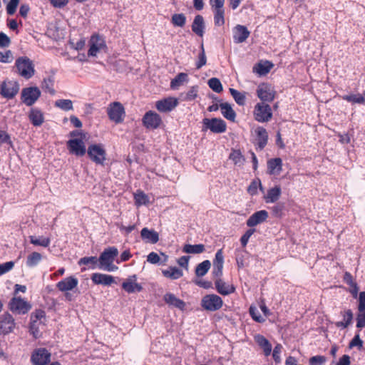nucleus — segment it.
<instances>
[{
    "mask_svg": "<svg viewBox=\"0 0 365 365\" xmlns=\"http://www.w3.org/2000/svg\"><path fill=\"white\" fill-rule=\"evenodd\" d=\"M356 327L359 329L365 327V311L359 312L356 316Z\"/></svg>",
    "mask_w": 365,
    "mask_h": 365,
    "instance_id": "obj_64",
    "label": "nucleus"
},
{
    "mask_svg": "<svg viewBox=\"0 0 365 365\" xmlns=\"http://www.w3.org/2000/svg\"><path fill=\"white\" fill-rule=\"evenodd\" d=\"M272 67V63H271L269 61H266L264 63H257L254 67L253 71L254 72L258 73L260 76H264L270 71Z\"/></svg>",
    "mask_w": 365,
    "mask_h": 365,
    "instance_id": "obj_36",
    "label": "nucleus"
},
{
    "mask_svg": "<svg viewBox=\"0 0 365 365\" xmlns=\"http://www.w3.org/2000/svg\"><path fill=\"white\" fill-rule=\"evenodd\" d=\"M341 314L343 316L344 320L336 322L335 325L336 327L341 329L347 328L352 322L353 312L351 309H346L344 312H341Z\"/></svg>",
    "mask_w": 365,
    "mask_h": 365,
    "instance_id": "obj_35",
    "label": "nucleus"
},
{
    "mask_svg": "<svg viewBox=\"0 0 365 365\" xmlns=\"http://www.w3.org/2000/svg\"><path fill=\"white\" fill-rule=\"evenodd\" d=\"M205 22L203 17L198 14L195 16L192 24V31L198 36L202 37L204 34Z\"/></svg>",
    "mask_w": 365,
    "mask_h": 365,
    "instance_id": "obj_32",
    "label": "nucleus"
},
{
    "mask_svg": "<svg viewBox=\"0 0 365 365\" xmlns=\"http://www.w3.org/2000/svg\"><path fill=\"white\" fill-rule=\"evenodd\" d=\"M188 81L187 74L185 73H179L170 82V88L172 89H177L184 82Z\"/></svg>",
    "mask_w": 365,
    "mask_h": 365,
    "instance_id": "obj_42",
    "label": "nucleus"
},
{
    "mask_svg": "<svg viewBox=\"0 0 365 365\" xmlns=\"http://www.w3.org/2000/svg\"><path fill=\"white\" fill-rule=\"evenodd\" d=\"M78 284V280L77 278L74 277H68L64 278L63 279L59 281L56 284V287L61 292H68L71 291L75 287H77Z\"/></svg>",
    "mask_w": 365,
    "mask_h": 365,
    "instance_id": "obj_23",
    "label": "nucleus"
},
{
    "mask_svg": "<svg viewBox=\"0 0 365 365\" xmlns=\"http://www.w3.org/2000/svg\"><path fill=\"white\" fill-rule=\"evenodd\" d=\"M134 200L135 204L137 207L146 205L150 202V198L148 195L142 190H137V192L134 194Z\"/></svg>",
    "mask_w": 365,
    "mask_h": 365,
    "instance_id": "obj_39",
    "label": "nucleus"
},
{
    "mask_svg": "<svg viewBox=\"0 0 365 365\" xmlns=\"http://www.w3.org/2000/svg\"><path fill=\"white\" fill-rule=\"evenodd\" d=\"M16 326L15 320L8 312L0 316V334L6 335L11 333Z\"/></svg>",
    "mask_w": 365,
    "mask_h": 365,
    "instance_id": "obj_12",
    "label": "nucleus"
},
{
    "mask_svg": "<svg viewBox=\"0 0 365 365\" xmlns=\"http://www.w3.org/2000/svg\"><path fill=\"white\" fill-rule=\"evenodd\" d=\"M42 259V256L40 253L34 252L31 253L26 259V265L29 267L36 266Z\"/></svg>",
    "mask_w": 365,
    "mask_h": 365,
    "instance_id": "obj_45",
    "label": "nucleus"
},
{
    "mask_svg": "<svg viewBox=\"0 0 365 365\" xmlns=\"http://www.w3.org/2000/svg\"><path fill=\"white\" fill-rule=\"evenodd\" d=\"M258 98L263 102H272L275 97V91L267 83L259 85L257 89Z\"/></svg>",
    "mask_w": 365,
    "mask_h": 365,
    "instance_id": "obj_17",
    "label": "nucleus"
},
{
    "mask_svg": "<svg viewBox=\"0 0 365 365\" xmlns=\"http://www.w3.org/2000/svg\"><path fill=\"white\" fill-rule=\"evenodd\" d=\"M326 362V357L317 355L309 359V365H323Z\"/></svg>",
    "mask_w": 365,
    "mask_h": 365,
    "instance_id": "obj_61",
    "label": "nucleus"
},
{
    "mask_svg": "<svg viewBox=\"0 0 365 365\" xmlns=\"http://www.w3.org/2000/svg\"><path fill=\"white\" fill-rule=\"evenodd\" d=\"M230 93L232 95V98L235 99V102L239 106H244L245 103L246 96L244 93H241L236 89L230 88Z\"/></svg>",
    "mask_w": 365,
    "mask_h": 365,
    "instance_id": "obj_49",
    "label": "nucleus"
},
{
    "mask_svg": "<svg viewBox=\"0 0 365 365\" xmlns=\"http://www.w3.org/2000/svg\"><path fill=\"white\" fill-rule=\"evenodd\" d=\"M14 266V262L12 261L6 262L0 264V276L9 272Z\"/></svg>",
    "mask_w": 365,
    "mask_h": 365,
    "instance_id": "obj_62",
    "label": "nucleus"
},
{
    "mask_svg": "<svg viewBox=\"0 0 365 365\" xmlns=\"http://www.w3.org/2000/svg\"><path fill=\"white\" fill-rule=\"evenodd\" d=\"M55 106L63 110L68 111L73 109V102L69 99H60L55 102Z\"/></svg>",
    "mask_w": 365,
    "mask_h": 365,
    "instance_id": "obj_50",
    "label": "nucleus"
},
{
    "mask_svg": "<svg viewBox=\"0 0 365 365\" xmlns=\"http://www.w3.org/2000/svg\"><path fill=\"white\" fill-rule=\"evenodd\" d=\"M95 284H101L103 286H110L115 283V278L112 275L102 273H93L91 277Z\"/></svg>",
    "mask_w": 365,
    "mask_h": 365,
    "instance_id": "obj_25",
    "label": "nucleus"
},
{
    "mask_svg": "<svg viewBox=\"0 0 365 365\" xmlns=\"http://www.w3.org/2000/svg\"><path fill=\"white\" fill-rule=\"evenodd\" d=\"M51 352L46 348H36L31 354L33 365H47L51 361Z\"/></svg>",
    "mask_w": 365,
    "mask_h": 365,
    "instance_id": "obj_8",
    "label": "nucleus"
},
{
    "mask_svg": "<svg viewBox=\"0 0 365 365\" xmlns=\"http://www.w3.org/2000/svg\"><path fill=\"white\" fill-rule=\"evenodd\" d=\"M142 122L147 129L155 130L160 125L162 119L159 114L153 110H149L143 115Z\"/></svg>",
    "mask_w": 365,
    "mask_h": 365,
    "instance_id": "obj_11",
    "label": "nucleus"
},
{
    "mask_svg": "<svg viewBox=\"0 0 365 365\" xmlns=\"http://www.w3.org/2000/svg\"><path fill=\"white\" fill-rule=\"evenodd\" d=\"M98 259L97 257L95 256H91V257H84L81 258L78 262V264L79 266L81 265H87L88 267H83L81 268V271L84 272L86 269H95L97 267L98 268Z\"/></svg>",
    "mask_w": 365,
    "mask_h": 365,
    "instance_id": "obj_29",
    "label": "nucleus"
},
{
    "mask_svg": "<svg viewBox=\"0 0 365 365\" xmlns=\"http://www.w3.org/2000/svg\"><path fill=\"white\" fill-rule=\"evenodd\" d=\"M223 304L222 299L215 294L205 295L200 302L202 308L207 312L218 311L222 307Z\"/></svg>",
    "mask_w": 365,
    "mask_h": 365,
    "instance_id": "obj_4",
    "label": "nucleus"
},
{
    "mask_svg": "<svg viewBox=\"0 0 365 365\" xmlns=\"http://www.w3.org/2000/svg\"><path fill=\"white\" fill-rule=\"evenodd\" d=\"M268 216V212L264 210L257 211L247 219L246 225L250 227H253L265 222Z\"/></svg>",
    "mask_w": 365,
    "mask_h": 365,
    "instance_id": "obj_20",
    "label": "nucleus"
},
{
    "mask_svg": "<svg viewBox=\"0 0 365 365\" xmlns=\"http://www.w3.org/2000/svg\"><path fill=\"white\" fill-rule=\"evenodd\" d=\"M209 87L216 93H220L222 91V86L220 81L217 78H211L208 80Z\"/></svg>",
    "mask_w": 365,
    "mask_h": 365,
    "instance_id": "obj_52",
    "label": "nucleus"
},
{
    "mask_svg": "<svg viewBox=\"0 0 365 365\" xmlns=\"http://www.w3.org/2000/svg\"><path fill=\"white\" fill-rule=\"evenodd\" d=\"M215 286L217 292L223 296L230 295L235 292V287L232 284L226 282L221 278L216 279Z\"/></svg>",
    "mask_w": 365,
    "mask_h": 365,
    "instance_id": "obj_21",
    "label": "nucleus"
},
{
    "mask_svg": "<svg viewBox=\"0 0 365 365\" xmlns=\"http://www.w3.org/2000/svg\"><path fill=\"white\" fill-rule=\"evenodd\" d=\"M162 272L164 277L171 279H178L183 275L182 271L176 267H170Z\"/></svg>",
    "mask_w": 365,
    "mask_h": 365,
    "instance_id": "obj_37",
    "label": "nucleus"
},
{
    "mask_svg": "<svg viewBox=\"0 0 365 365\" xmlns=\"http://www.w3.org/2000/svg\"><path fill=\"white\" fill-rule=\"evenodd\" d=\"M69 153L76 156H83L87 152L86 145L81 139H70L67 142Z\"/></svg>",
    "mask_w": 365,
    "mask_h": 365,
    "instance_id": "obj_16",
    "label": "nucleus"
},
{
    "mask_svg": "<svg viewBox=\"0 0 365 365\" xmlns=\"http://www.w3.org/2000/svg\"><path fill=\"white\" fill-rule=\"evenodd\" d=\"M255 232V229H249L247 230L245 233L240 238V242L243 247H246L250 237L254 234Z\"/></svg>",
    "mask_w": 365,
    "mask_h": 365,
    "instance_id": "obj_60",
    "label": "nucleus"
},
{
    "mask_svg": "<svg viewBox=\"0 0 365 365\" xmlns=\"http://www.w3.org/2000/svg\"><path fill=\"white\" fill-rule=\"evenodd\" d=\"M222 115L230 121H235L236 113L232 109L231 105L228 103H222L220 104Z\"/></svg>",
    "mask_w": 365,
    "mask_h": 365,
    "instance_id": "obj_34",
    "label": "nucleus"
},
{
    "mask_svg": "<svg viewBox=\"0 0 365 365\" xmlns=\"http://www.w3.org/2000/svg\"><path fill=\"white\" fill-rule=\"evenodd\" d=\"M205 250V245L202 244H185L183 246L182 252L187 254H200L202 253Z\"/></svg>",
    "mask_w": 365,
    "mask_h": 365,
    "instance_id": "obj_38",
    "label": "nucleus"
},
{
    "mask_svg": "<svg viewBox=\"0 0 365 365\" xmlns=\"http://www.w3.org/2000/svg\"><path fill=\"white\" fill-rule=\"evenodd\" d=\"M250 314L252 318L257 322H264L265 321L264 318L262 317L259 313L257 309L255 307L251 306L249 309Z\"/></svg>",
    "mask_w": 365,
    "mask_h": 365,
    "instance_id": "obj_57",
    "label": "nucleus"
},
{
    "mask_svg": "<svg viewBox=\"0 0 365 365\" xmlns=\"http://www.w3.org/2000/svg\"><path fill=\"white\" fill-rule=\"evenodd\" d=\"M211 263L208 259L204 260L198 264L195 268V274L197 277L205 276L210 269Z\"/></svg>",
    "mask_w": 365,
    "mask_h": 365,
    "instance_id": "obj_41",
    "label": "nucleus"
},
{
    "mask_svg": "<svg viewBox=\"0 0 365 365\" xmlns=\"http://www.w3.org/2000/svg\"><path fill=\"white\" fill-rule=\"evenodd\" d=\"M118 255V250L115 247L106 248L100 255L98 259V269L107 271L115 272L118 267L113 264L115 258Z\"/></svg>",
    "mask_w": 365,
    "mask_h": 365,
    "instance_id": "obj_1",
    "label": "nucleus"
},
{
    "mask_svg": "<svg viewBox=\"0 0 365 365\" xmlns=\"http://www.w3.org/2000/svg\"><path fill=\"white\" fill-rule=\"evenodd\" d=\"M90 159L98 165H103L106 160V152L102 144L90 145L87 149Z\"/></svg>",
    "mask_w": 365,
    "mask_h": 365,
    "instance_id": "obj_6",
    "label": "nucleus"
},
{
    "mask_svg": "<svg viewBox=\"0 0 365 365\" xmlns=\"http://www.w3.org/2000/svg\"><path fill=\"white\" fill-rule=\"evenodd\" d=\"M202 122L204 126L214 133H222L225 132L227 128L226 123L221 118H205Z\"/></svg>",
    "mask_w": 365,
    "mask_h": 365,
    "instance_id": "obj_14",
    "label": "nucleus"
},
{
    "mask_svg": "<svg viewBox=\"0 0 365 365\" xmlns=\"http://www.w3.org/2000/svg\"><path fill=\"white\" fill-rule=\"evenodd\" d=\"M171 23L174 26L183 27L186 23V16L184 14H175L171 17Z\"/></svg>",
    "mask_w": 365,
    "mask_h": 365,
    "instance_id": "obj_48",
    "label": "nucleus"
},
{
    "mask_svg": "<svg viewBox=\"0 0 365 365\" xmlns=\"http://www.w3.org/2000/svg\"><path fill=\"white\" fill-rule=\"evenodd\" d=\"M257 344L263 349L265 356H269L272 352V345L269 341L262 335L257 334L255 336Z\"/></svg>",
    "mask_w": 365,
    "mask_h": 365,
    "instance_id": "obj_33",
    "label": "nucleus"
},
{
    "mask_svg": "<svg viewBox=\"0 0 365 365\" xmlns=\"http://www.w3.org/2000/svg\"><path fill=\"white\" fill-rule=\"evenodd\" d=\"M6 143L10 147L13 146L10 135L4 130H0V144Z\"/></svg>",
    "mask_w": 365,
    "mask_h": 365,
    "instance_id": "obj_63",
    "label": "nucleus"
},
{
    "mask_svg": "<svg viewBox=\"0 0 365 365\" xmlns=\"http://www.w3.org/2000/svg\"><path fill=\"white\" fill-rule=\"evenodd\" d=\"M137 276L135 274L130 276L122 284V288L128 293L140 292L143 289L141 284L136 282Z\"/></svg>",
    "mask_w": 365,
    "mask_h": 365,
    "instance_id": "obj_22",
    "label": "nucleus"
},
{
    "mask_svg": "<svg viewBox=\"0 0 365 365\" xmlns=\"http://www.w3.org/2000/svg\"><path fill=\"white\" fill-rule=\"evenodd\" d=\"M342 99L348 102L358 104H364L365 98L361 94H350L343 96Z\"/></svg>",
    "mask_w": 365,
    "mask_h": 365,
    "instance_id": "obj_47",
    "label": "nucleus"
},
{
    "mask_svg": "<svg viewBox=\"0 0 365 365\" xmlns=\"http://www.w3.org/2000/svg\"><path fill=\"white\" fill-rule=\"evenodd\" d=\"M214 12V22L217 26L225 24V9H212Z\"/></svg>",
    "mask_w": 365,
    "mask_h": 365,
    "instance_id": "obj_46",
    "label": "nucleus"
},
{
    "mask_svg": "<svg viewBox=\"0 0 365 365\" xmlns=\"http://www.w3.org/2000/svg\"><path fill=\"white\" fill-rule=\"evenodd\" d=\"M364 342L360 339L359 332H356L354 338L351 340L349 344V348L352 349L354 347H357L359 350H360L363 347Z\"/></svg>",
    "mask_w": 365,
    "mask_h": 365,
    "instance_id": "obj_56",
    "label": "nucleus"
},
{
    "mask_svg": "<svg viewBox=\"0 0 365 365\" xmlns=\"http://www.w3.org/2000/svg\"><path fill=\"white\" fill-rule=\"evenodd\" d=\"M53 84L54 79L52 76L44 78L41 86L43 91L50 93L51 95H54L56 93V91L53 88Z\"/></svg>",
    "mask_w": 365,
    "mask_h": 365,
    "instance_id": "obj_43",
    "label": "nucleus"
},
{
    "mask_svg": "<svg viewBox=\"0 0 365 365\" xmlns=\"http://www.w3.org/2000/svg\"><path fill=\"white\" fill-rule=\"evenodd\" d=\"M255 119L259 123L268 122L272 117V108L264 103H258L255 106Z\"/></svg>",
    "mask_w": 365,
    "mask_h": 365,
    "instance_id": "obj_9",
    "label": "nucleus"
},
{
    "mask_svg": "<svg viewBox=\"0 0 365 365\" xmlns=\"http://www.w3.org/2000/svg\"><path fill=\"white\" fill-rule=\"evenodd\" d=\"M140 236L143 241L146 243L155 244L159 240V235L154 230H150L144 227L141 230Z\"/></svg>",
    "mask_w": 365,
    "mask_h": 365,
    "instance_id": "obj_28",
    "label": "nucleus"
},
{
    "mask_svg": "<svg viewBox=\"0 0 365 365\" xmlns=\"http://www.w3.org/2000/svg\"><path fill=\"white\" fill-rule=\"evenodd\" d=\"M20 0H10L6 6V12L9 15L15 14Z\"/></svg>",
    "mask_w": 365,
    "mask_h": 365,
    "instance_id": "obj_59",
    "label": "nucleus"
},
{
    "mask_svg": "<svg viewBox=\"0 0 365 365\" xmlns=\"http://www.w3.org/2000/svg\"><path fill=\"white\" fill-rule=\"evenodd\" d=\"M282 346L280 344H277L274 348L273 353H272V357L276 364L281 363L282 359H281L280 354L282 352Z\"/></svg>",
    "mask_w": 365,
    "mask_h": 365,
    "instance_id": "obj_58",
    "label": "nucleus"
},
{
    "mask_svg": "<svg viewBox=\"0 0 365 365\" xmlns=\"http://www.w3.org/2000/svg\"><path fill=\"white\" fill-rule=\"evenodd\" d=\"M107 113L110 120L115 123H120L123 120L125 110L119 102L110 103L108 108Z\"/></svg>",
    "mask_w": 365,
    "mask_h": 365,
    "instance_id": "obj_10",
    "label": "nucleus"
},
{
    "mask_svg": "<svg viewBox=\"0 0 365 365\" xmlns=\"http://www.w3.org/2000/svg\"><path fill=\"white\" fill-rule=\"evenodd\" d=\"M46 318V313L42 309H36L31 313L29 323V331L34 339H38L41 336V327L44 325L43 319Z\"/></svg>",
    "mask_w": 365,
    "mask_h": 365,
    "instance_id": "obj_2",
    "label": "nucleus"
},
{
    "mask_svg": "<svg viewBox=\"0 0 365 365\" xmlns=\"http://www.w3.org/2000/svg\"><path fill=\"white\" fill-rule=\"evenodd\" d=\"M232 34L234 42L235 43H242L247 39L250 32L246 26L238 24L233 28Z\"/></svg>",
    "mask_w": 365,
    "mask_h": 365,
    "instance_id": "obj_19",
    "label": "nucleus"
},
{
    "mask_svg": "<svg viewBox=\"0 0 365 365\" xmlns=\"http://www.w3.org/2000/svg\"><path fill=\"white\" fill-rule=\"evenodd\" d=\"M229 158L238 167L242 166L245 162L244 155L239 150H232L230 154Z\"/></svg>",
    "mask_w": 365,
    "mask_h": 365,
    "instance_id": "obj_40",
    "label": "nucleus"
},
{
    "mask_svg": "<svg viewBox=\"0 0 365 365\" xmlns=\"http://www.w3.org/2000/svg\"><path fill=\"white\" fill-rule=\"evenodd\" d=\"M90 48L88 51V56H96L98 53L106 47L104 38L98 35L93 34L89 41Z\"/></svg>",
    "mask_w": 365,
    "mask_h": 365,
    "instance_id": "obj_13",
    "label": "nucleus"
},
{
    "mask_svg": "<svg viewBox=\"0 0 365 365\" xmlns=\"http://www.w3.org/2000/svg\"><path fill=\"white\" fill-rule=\"evenodd\" d=\"M29 118L32 125L36 127L41 126L44 122L43 113L41 110L36 108L31 109L29 114Z\"/></svg>",
    "mask_w": 365,
    "mask_h": 365,
    "instance_id": "obj_30",
    "label": "nucleus"
},
{
    "mask_svg": "<svg viewBox=\"0 0 365 365\" xmlns=\"http://www.w3.org/2000/svg\"><path fill=\"white\" fill-rule=\"evenodd\" d=\"M255 133L257 135V148L262 150L264 148L268 141V133L265 128L263 127L259 126L255 130Z\"/></svg>",
    "mask_w": 365,
    "mask_h": 365,
    "instance_id": "obj_27",
    "label": "nucleus"
},
{
    "mask_svg": "<svg viewBox=\"0 0 365 365\" xmlns=\"http://www.w3.org/2000/svg\"><path fill=\"white\" fill-rule=\"evenodd\" d=\"M19 91V84L16 81L3 82L0 86V94L7 99L13 98Z\"/></svg>",
    "mask_w": 365,
    "mask_h": 365,
    "instance_id": "obj_15",
    "label": "nucleus"
},
{
    "mask_svg": "<svg viewBox=\"0 0 365 365\" xmlns=\"http://www.w3.org/2000/svg\"><path fill=\"white\" fill-rule=\"evenodd\" d=\"M30 242L36 246H41L43 247H47L49 246L51 243V240L49 237H36L34 236H29Z\"/></svg>",
    "mask_w": 365,
    "mask_h": 365,
    "instance_id": "obj_44",
    "label": "nucleus"
},
{
    "mask_svg": "<svg viewBox=\"0 0 365 365\" xmlns=\"http://www.w3.org/2000/svg\"><path fill=\"white\" fill-rule=\"evenodd\" d=\"M207 58L205 56V52L204 49L203 44L201 45L200 52L198 54V60L196 62L195 66L197 69L201 68L203 66L206 64Z\"/></svg>",
    "mask_w": 365,
    "mask_h": 365,
    "instance_id": "obj_55",
    "label": "nucleus"
},
{
    "mask_svg": "<svg viewBox=\"0 0 365 365\" xmlns=\"http://www.w3.org/2000/svg\"><path fill=\"white\" fill-rule=\"evenodd\" d=\"M267 174L279 175L282 170V160L280 158H271L267 160Z\"/></svg>",
    "mask_w": 365,
    "mask_h": 365,
    "instance_id": "obj_24",
    "label": "nucleus"
},
{
    "mask_svg": "<svg viewBox=\"0 0 365 365\" xmlns=\"http://www.w3.org/2000/svg\"><path fill=\"white\" fill-rule=\"evenodd\" d=\"M178 105V101L175 98L169 97L158 101L155 107L160 112H170Z\"/></svg>",
    "mask_w": 365,
    "mask_h": 365,
    "instance_id": "obj_18",
    "label": "nucleus"
},
{
    "mask_svg": "<svg viewBox=\"0 0 365 365\" xmlns=\"http://www.w3.org/2000/svg\"><path fill=\"white\" fill-rule=\"evenodd\" d=\"M258 187H259V189L262 191L263 190V187L261 184V182L259 180H258L257 181V180H253L252 182H251V183L250 184V185L248 186L247 187V192L250 195H255L257 193V189Z\"/></svg>",
    "mask_w": 365,
    "mask_h": 365,
    "instance_id": "obj_54",
    "label": "nucleus"
},
{
    "mask_svg": "<svg viewBox=\"0 0 365 365\" xmlns=\"http://www.w3.org/2000/svg\"><path fill=\"white\" fill-rule=\"evenodd\" d=\"M41 96V91L36 86L24 88L21 91V100L27 106H33Z\"/></svg>",
    "mask_w": 365,
    "mask_h": 365,
    "instance_id": "obj_7",
    "label": "nucleus"
},
{
    "mask_svg": "<svg viewBox=\"0 0 365 365\" xmlns=\"http://www.w3.org/2000/svg\"><path fill=\"white\" fill-rule=\"evenodd\" d=\"M15 68L16 73L26 80L30 79L35 73L34 65L27 56L16 58Z\"/></svg>",
    "mask_w": 365,
    "mask_h": 365,
    "instance_id": "obj_3",
    "label": "nucleus"
},
{
    "mask_svg": "<svg viewBox=\"0 0 365 365\" xmlns=\"http://www.w3.org/2000/svg\"><path fill=\"white\" fill-rule=\"evenodd\" d=\"M282 194V190L279 185L269 188L267 194L264 196V200L267 203H274L277 202Z\"/></svg>",
    "mask_w": 365,
    "mask_h": 365,
    "instance_id": "obj_31",
    "label": "nucleus"
},
{
    "mask_svg": "<svg viewBox=\"0 0 365 365\" xmlns=\"http://www.w3.org/2000/svg\"><path fill=\"white\" fill-rule=\"evenodd\" d=\"M8 306L9 310L12 313L19 315L27 314L32 307L31 304L29 302L21 297H14L11 298Z\"/></svg>",
    "mask_w": 365,
    "mask_h": 365,
    "instance_id": "obj_5",
    "label": "nucleus"
},
{
    "mask_svg": "<svg viewBox=\"0 0 365 365\" xmlns=\"http://www.w3.org/2000/svg\"><path fill=\"white\" fill-rule=\"evenodd\" d=\"M163 299L165 303L170 307L178 308L181 311H183L185 309V302L182 299L176 297L174 294L166 293L163 297Z\"/></svg>",
    "mask_w": 365,
    "mask_h": 365,
    "instance_id": "obj_26",
    "label": "nucleus"
},
{
    "mask_svg": "<svg viewBox=\"0 0 365 365\" xmlns=\"http://www.w3.org/2000/svg\"><path fill=\"white\" fill-rule=\"evenodd\" d=\"M197 87L192 86L187 93H181L180 97L183 101H191L197 97Z\"/></svg>",
    "mask_w": 365,
    "mask_h": 365,
    "instance_id": "obj_51",
    "label": "nucleus"
},
{
    "mask_svg": "<svg viewBox=\"0 0 365 365\" xmlns=\"http://www.w3.org/2000/svg\"><path fill=\"white\" fill-rule=\"evenodd\" d=\"M224 264V255L222 249H220L215 253V259L213 260V267L223 268Z\"/></svg>",
    "mask_w": 365,
    "mask_h": 365,
    "instance_id": "obj_53",
    "label": "nucleus"
}]
</instances>
